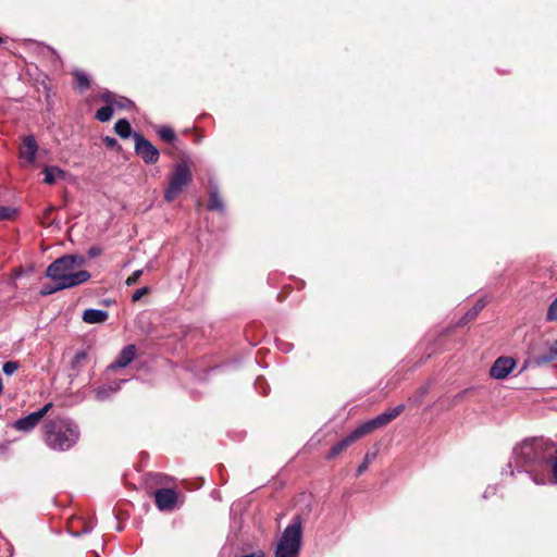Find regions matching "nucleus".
Returning <instances> with one entry per match:
<instances>
[{"instance_id": "58836bf2", "label": "nucleus", "mask_w": 557, "mask_h": 557, "mask_svg": "<svg viewBox=\"0 0 557 557\" xmlns=\"http://www.w3.org/2000/svg\"><path fill=\"white\" fill-rule=\"evenodd\" d=\"M2 391H3V384H2V379L0 377V395L2 394Z\"/></svg>"}, {"instance_id": "f704fd0d", "label": "nucleus", "mask_w": 557, "mask_h": 557, "mask_svg": "<svg viewBox=\"0 0 557 557\" xmlns=\"http://www.w3.org/2000/svg\"><path fill=\"white\" fill-rule=\"evenodd\" d=\"M495 492H496V487L488 486L485 490L483 497L488 498L491 495L495 494Z\"/></svg>"}, {"instance_id": "4c0bfd02", "label": "nucleus", "mask_w": 557, "mask_h": 557, "mask_svg": "<svg viewBox=\"0 0 557 557\" xmlns=\"http://www.w3.org/2000/svg\"><path fill=\"white\" fill-rule=\"evenodd\" d=\"M242 557H265L264 553L262 550H258Z\"/></svg>"}, {"instance_id": "ddd939ff", "label": "nucleus", "mask_w": 557, "mask_h": 557, "mask_svg": "<svg viewBox=\"0 0 557 557\" xmlns=\"http://www.w3.org/2000/svg\"><path fill=\"white\" fill-rule=\"evenodd\" d=\"M125 383V380L114 381L109 384L99 386L94 391L96 399L103 401L109 399L113 394L120 391L121 385Z\"/></svg>"}, {"instance_id": "2f4dec72", "label": "nucleus", "mask_w": 557, "mask_h": 557, "mask_svg": "<svg viewBox=\"0 0 557 557\" xmlns=\"http://www.w3.org/2000/svg\"><path fill=\"white\" fill-rule=\"evenodd\" d=\"M148 292H149V288H148V287H141V288L137 289V290L133 294L132 299H133L134 301H137V300H139L144 295H146Z\"/></svg>"}, {"instance_id": "aec40b11", "label": "nucleus", "mask_w": 557, "mask_h": 557, "mask_svg": "<svg viewBox=\"0 0 557 557\" xmlns=\"http://www.w3.org/2000/svg\"><path fill=\"white\" fill-rule=\"evenodd\" d=\"M208 207L210 210L223 211L224 205L222 199L219 197L216 189L211 190Z\"/></svg>"}, {"instance_id": "c85d7f7f", "label": "nucleus", "mask_w": 557, "mask_h": 557, "mask_svg": "<svg viewBox=\"0 0 557 557\" xmlns=\"http://www.w3.org/2000/svg\"><path fill=\"white\" fill-rule=\"evenodd\" d=\"M144 271L143 270H136L132 273V275H129L126 280V285L127 286H132L134 284L137 283V281L139 280V277L143 275Z\"/></svg>"}, {"instance_id": "a211bd4d", "label": "nucleus", "mask_w": 557, "mask_h": 557, "mask_svg": "<svg viewBox=\"0 0 557 557\" xmlns=\"http://www.w3.org/2000/svg\"><path fill=\"white\" fill-rule=\"evenodd\" d=\"M115 133L122 138H128L131 136V124L127 120L121 119L114 125Z\"/></svg>"}, {"instance_id": "ea45409f", "label": "nucleus", "mask_w": 557, "mask_h": 557, "mask_svg": "<svg viewBox=\"0 0 557 557\" xmlns=\"http://www.w3.org/2000/svg\"><path fill=\"white\" fill-rule=\"evenodd\" d=\"M425 393H426V388H425V387H423V388L421 389V394L423 395V394H425Z\"/></svg>"}, {"instance_id": "4be33fe9", "label": "nucleus", "mask_w": 557, "mask_h": 557, "mask_svg": "<svg viewBox=\"0 0 557 557\" xmlns=\"http://www.w3.org/2000/svg\"><path fill=\"white\" fill-rule=\"evenodd\" d=\"M87 359V352L82 350L75 354V356L72 359V369L79 371L81 367Z\"/></svg>"}, {"instance_id": "f3484780", "label": "nucleus", "mask_w": 557, "mask_h": 557, "mask_svg": "<svg viewBox=\"0 0 557 557\" xmlns=\"http://www.w3.org/2000/svg\"><path fill=\"white\" fill-rule=\"evenodd\" d=\"M65 172L58 166H47L44 170V182L46 184H53L57 180L63 177Z\"/></svg>"}, {"instance_id": "e433bc0d", "label": "nucleus", "mask_w": 557, "mask_h": 557, "mask_svg": "<svg viewBox=\"0 0 557 557\" xmlns=\"http://www.w3.org/2000/svg\"><path fill=\"white\" fill-rule=\"evenodd\" d=\"M554 481L557 483V458L552 463Z\"/></svg>"}, {"instance_id": "b1692460", "label": "nucleus", "mask_w": 557, "mask_h": 557, "mask_svg": "<svg viewBox=\"0 0 557 557\" xmlns=\"http://www.w3.org/2000/svg\"><path fill=\"white\" fill-rule=\"evenodd\" d=\"M74 76L79 88L87 89L89 87V79L85 73L76 71Z\"/></svg>"}, {"instance_id": "39448f33", "label": "nucleus", "mask_w": 557, "mask_h": 557, "mask_svg": "<svg viewBox=\"0 0 557 557\" xmlns=\"http://www.w3.org/2000/svg\"><path fill=\"white\" fill-rule=\"evenodd\" d=\"M543 447L544 442L542 440L524 441L513 449L517 463L530 465L543 461L545 459L543 456Z\"/></svg>"}, {"instance_id": "393cba45", "label": "nucleus", "mask_w": 557, "mask_h": 557, "mask_svg": "<svg viewBox=\"0 0 557 557\" xmlns=\"http://www.w3.org/2000/svg\"><path fill=\"white\" fill-rule=\"evenodd\" d=\"M160 138L164 141L171 143L175 139V133L170 127H161L158 132Z\"/></svg>"}, {"instance_id": "2eb2a0df", "label": "nucleus", "mask_w": 557, "mask_h": 557, "mask_svg": "<svg viewBox=\"0 0 557 557\" xmlns=\"http://www.w3.org/2000/svg\"><path fill=\"white\" fill-rule=\"evenodd\" d=\"M108 318V311L100 309H86L82 317L83 321L88 324H101L104 323Z\"/></svg>"}, {"instance_id": "a19ab883", "label": "nucleus", "mask_w": 557, "mask_h": 557, "mask_svg": "<svg viewBox=\"0 0 557 557\" xmlns=\"http://www.w3.org/2000/svg\"><path fill=\"white\" fill-rule=\"evenodd\" d=\"M2 42V38L0 37V44Z\"/></svg>"}, {"instance_id": "f257e3e1", "label": "nucleus", "mask_w": 557, "mask_h": 557, "mask_svg": "<svg viewBox=\"0 0 557 557\" xmlns=\"http://www.w3.org/2000/svg\"><path fill=\"white\" fill-rule=\"evenodd\" d=\"M86 259L83 256H63L49 264L46 276L58 284V288H72L86 283L91 277L88 271L77 269L84 267Z\"/></svg>"}, {"instance_id": "f03ea898", "label": "nucleus", "mask_w": 557, "mask_h": 557, "mask_svg": "<svg viewBox=\"0 0 557 557\" xmlns=\"http://www.w3.org/2000/svg\"><path fill=\"white\" fill-rule=\"evenodd\" d=\"M81 437L79 426L66 417H55L45 420L42 424V441L54 451H66L74 447Z\"/></svg>"}, {"instance_id": "4468645a", "label": "nucleus", "mask_w": 557, "mask_h": 557, "mask_svg": "<svg viewBox=\"0 0 557 557\" xmlns=\"http://www.w3.org/2000/svg\"><path fill=\"white\" fill-rule=\"evenodd\" d=\"M41 421L40 417L36 413V411L27 414L24 418L16 420L13 426L21 432H29L32 431L39 422Z\"/></svg>"}, {"instance_id": "9d476101", "label": "nucleus", "mask_w": 557, "mask_h": 557, "mask_svg": "<svg viewBox=\"0 0 557 557\" xmlns=\"http://www.w3.org/2000/svg\"><path fill=\"white\" fill-rule=\"evenodd\" d=\"M37 143L33 136H27L23 140V146L20 151V158L23 164H33L37 153Z\"/></svg>"}, {"instance_id": "c756f323", "label": "nucleus", "mask_w": 557, "mask_h": 557, "mask_svg": "<svg viewBox=\"0 0 557 557\" xmlns=\"http://www.w3.org/2000/svg\"><path fill=\"white\" fill-rule=\"evenodd\" d=\"M373 458H374V455L373 456H370L369 454L366 455L364 460L357 469V475H360L363 471H366L368 469V467Z\"/></svg>"}, {"instance_id": "a878e982", "label": "nucleus", "mask_w": 557, "mask_h": 557, "mask_svg": "<svg viewBox=\"0 0 557 557\" xmlns=\"http://www.w3.org/2000/svg\"><path fill=\"white\" fill-rule=\"evenodd\" d=\"M15 214V209L0 206V221L11 220L14 218Z\"/></svg>"}, {"instance_id": "6ab92c4d", "label": "nucleus", "mask_w": 557, "mask_h": 557, "mask_svg": "<svg viewBox=\"0 0 557 557\" xmlns=\"http://www.w3.org/2000/svg\"><path fill=\"white\" fill-rule=\"evenodd\" d=\"M555 359H557V341L549 345L547 354L536 358V362L539 364L548 363Z\"/></svg>"}, {"instance_id": "0eeeda50", "label": "nucleus", "mask_w": 557, "mask_h": 557, "mask_svg": "<svg viewBox=\"0 0 557 557\" xmlns=\"http://www.w3.org/2000/svg\"><path fill=\"white\" fill-rule=\"evenodd\" d=\"M133 138L135 140L136 153L146 163H156L159 160V150L149 140L138 133H134Z\"/></svg>"}, {"instance_id": "cd10ccee", "label": "nucleus", "mask_w": 557, "mask_h": 557, "mask_svg": "<svg viewBox=\"0 0 557 557\" xmlns=\"http://www.w3.org/2000/svg\"><path fill=\"white\" fill-rule=\"evenodd\" d=\"M546 318L548 321H557V298L549 305Z\"/></svg>"}, {"instance_id": "c9c22d12", "label": "nucleus", "mask_w": 557, "mask_h": 557, "mask_svg": "<svg viewBox=\"0 0 557 557\" xmlns=\"http://www.w3.org/2000/svg\"><path fill=\"white\" fill-rule=\"evenodd\" d=\"M104 143L108 147H114L116 145V139L112 137H106Z\"/></svg>"}, {"instance_id": "dca6fc26", "label": "nucleus", "mask_w": 557, "mask_h": 557, "mask_svg": "<svg viewBox=\"0 0 557 557\" xmlns=\"http://www.w3.org/2000/svg\"><path fill=\"white\" fill-rule=\"evenodd\" d=\"M101 99L106 102V103H110L113 109L116 108V109H127V108H131L134 106L133 101H131L129 99L125 98V97H119V96H115L114 94L110 92V91H107L104 94L101 95Z\"/></svg>"}, {"instance_id": "423d86ee", "label": "nucleus", "mask_w": 557, "mask_h": 557, "mask_svg": "<svg viewBox=\"0 0 557 557\" xmlns=\"http://www.w3.org/2000/svg\"><path fill=\"white\" fill-rule=\"evenodd\" d=\"M404 408H405L404 405H399L397 407L388 409V410L384 411L383 413L379 414L377 417H375L374 419L364 422L357 429L360 432L361 436H364V435L371 433L372 431H374L375 429H379V428H382V426L388 424L391 421H393L396 417H398L403 412Z\"/></svg>"}, {"instance_id": "6e6552de", "label": "nucleus", "mask_w": 557, "mask_h": 557, "mask_svg": "<svg viewBox=\"0 0 557 557\" xmlns=\"http://www.w3.org/2000/svg\"><path fill=\"white\" fill-rule=\"evenodd\" d=\"M154 500L161 511H172L178 506V494L172 488H160L154 493Z\"/></svg>"}, {"instance_id": "20e7f679", "label": "nucleus", "mask_w": 557, "mask_h": 557, "mask_svg": "<svg viewBox=\"0 0 557 557\" xmlns=\"http://www.w3.org/2000/svg\"><path fill=\"white\" fill-rule=\"evenodd\" d=\"M190 182L191 171L188 164L185 161L176 163L164 191V199L169 202L173 201Z\"/></svg>"}, {"instance_id": "f8f14e48", "label": "nucleus", "mask_w": 557, "mask_h": 557, "mask_svg": "<svg viewBox=\"0 0 557 557\" xmlns=\"http://www.w3.org/2000/svg\"><path fill=\"white\" fill-rule=\"evenodd\" d=\"M135 355H136V347H135V345H127V346H125L122 349V351L120 352V355L116 358V360L109 366V369L110 370H114V369H117V368H125L126 366H128L132 362V360L134 359Z\"/></svg>"}, {"instance_id": "7ed1b4c3", "label": "nucleus", "mask_w": 557, "mask_h": 557, "mask_svg": "<svg viewBox=\"0 0 557 557\" xmlns=\"http://www.w3.org/2000/svg\"><path fill=\"white\" fill-rule=\"evenodd\" d=\"M301 539V521L299 517H296L281 534L275 549V557H299Z\"/></svg>"}, {"instance_id": "72a5a7b5", "label": "nucleus", "mask_w": 557, "mask_h": 557, "mask_svg": "<svg viewBox=\"0 0 557 557\" xmlns=\"http://www.w3.org/2000/svg\"><path fill=\"white\" fill-rule=\"evenodd\" d=\"M61 289H62V288H58V284H55V286H53V287H45V288H42V289L40 290V294H41L42 296H48V295L53 294V293H55V292H58V290H61Z\"/></svg>"}, {"instance_id": "473e14b6", "label": "nucleus", "mask_w": 557, "mask_h": 557, "mask_svg": "<svg viewBox=\"0 0 557 557\" xmlns=\"http://www.w3.org/2000/svg\"><path fill=\"white\" fill-rule=\"evenodd\" d=\"M52 403H48L46 404L42 408H40L39 410L36 411V413L40 417V419L42 420V418L49 412V410L52 408Z\"/></svg>"}, {"instance_id": "5701e85b", "label": "nucleus", "mask_w": 557, "mask_h": 557, "mask_svg": "<svg viewBox=\"0 0 557 557\" xmlns=\"http://www.w3.org/2000/svg\"><path fill=\"white\" fill-rule=\"evenodd\" d=\"M485 304H486V302H485L484 300L480 299V300H479V301L473 306V308H472L471 310H469V311L466 313V317H465V318H466L468 321H470V320L474 319V318L478 315V313H479V312L484 308Z\"/></svg>"}, {"instance_id": "412c9836", "label": "nucleus", "mask_w": 557, "mask_h": 557, "mask_svg": "<svg viewBox=\"0 0 557 557\" xmlns=\"http://www.w3.org/2000/svg\"><path fill=\"white\" fill-rule=\"evenodd\" d=\"M113 115V107L110 103H107V106L100 108L96 112V117L100 122H108L111 120Z\"/></svg>"}, {"instance_id": "7c9ffc66", "label": "nucleus", "mask_w": 557, "mask_h": 557, "mask_svg": "<svg viewBox=\"0 0 557 557\" xmlns=\"http://www.w3.org/2000/svg\"><path fill=\"white\" fill-rule=\"evenodd\" d=\"M101 253H102V248L99 246H91L87 251V255L89 258H96V257L100 256Z\"/></svg>"}, {"instance_id": "9b49d317", "label": "nucleus", "mask_w": 557, "mask_h": 557, "mask_svg": "<svg viewBox=\"0 0 557 557\" xmlns=\"http://www.w3.org/2000/svg\"><path fill=\"white\" fill-rule=\"evenodd\" d=\"M361 437L362 436H361L360 432L358 431V429H356L350 434H348L345 438H343L342 441L337 442L335 445L332 446L327 458L329 459L335 458L343 450H345L348 446H350L351 444H354L356 441H358Z\"/></svg>"}, {"instance_id": "1a4fd4ad", "label": "nucleus", "mask_w": 557, "mask_h": 557, "mask_svg": "<svg viewBox=\"0 0 557 557\" xmlns=\"http://www.w3.org/2000/svg\"><path fill=\"white\" fill-rule=\"evenodd\" d=\"M516 362L509 357H499L491 367L490 374L496 380H503L513 370Z\"/></svg>"}, {"instance_id": "bb28decb", "label": "nucleus", "mask_w": 557, "mask_h": 557, "mask_svg": "<svg viewBox=\"0 0 557 557\" xmlns=\"http://www.w3.org/2000/svg\"><path fill=\"white\" fill-rule=\"evenodd\" d=\"M18 367L16 361H7L2 367V371L5 375H12L17 371Z\"/></svg>"}]
</instances>
